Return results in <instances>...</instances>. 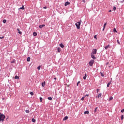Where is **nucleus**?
Masks as SVG:
<instances>
[{
    "mask_svg": "<svg viewBox=\"0 0 124 124\" xmlns=\"http://www.w3.org/2000/svg\"><path fill=\"white\" fill-rule=\"evenodd\" d=\"M4 119H5V116L0 113V122H3Z\"/></svg>",
    "mask_w": 124,
    "mask_h": 124,
    "instance_id": "obj_1",
    "label": "nucleus"
},
{
    "mask_svg": "<svg viewBox=\"0 0 124 124\" xmlns=\"http://www.w3.org/2000/svg\"><path fill=\"white\" fill-rule=\"evenodd\" d=\"M75 25L77 27V29H78V30H80V25H81V23H80V22H78L76 23Z\"/></svg>",
    "mask_w": 124,
    "mask_h": 124,
    "instance_id": "obj_2",
    "label": "nucleus"
},
{
    "mask_svg": "<svg viewBox=\"0 0 124 124\" xmlns=\"http://www.w3.org/2000/svg\"><path fill=\"white\" fill-rule=\"evenodd\" d=\"M93 63H94V60H91L89 62V64L90 65V66H93Z\"/></svg>",
    "mask_w": 124,
    "mask_h": 124,
    "instance_id": "obj_3",
    "label": "nucleus"
},
{
    "mask_svg": "<svg viewBox=\"0 0 124 124\" xmlns=\"http://www.w3.org/2000/svg\"><path fill=\"white\" fill-rule=\"evenodd\" d=\"M97 51V50H96V49H93L92 50V53H91V54L95 55L96 54Z\"/></svg>",
    "mask_w": 124,
    "mask_h": 124,
    "instance_id": "obj_4",
    "label": "nucleus"
},
{
    "mask_svg": "<svg viewBox=\"0 0 124 124\" xmlns=\"http://www.w3.org/2000/svg\"><path fill=\"white\" fill-rule=\"evenodd\" d=\"M102 95V93H100L98 94V96H96V97L97 98H99V97H101Z\"/></svg>",
    "mask_w": 124,
    "mask_h": 124,
    "instance_id": "obj_5",
    "label": "nucleus"
},
{
    "mask_svg": "<svg viewBox=\"0 0 124 124\" xmlns=\"http://www.w3.org/2000/svg\"><path fill=\"white\" fill-rule=\"evenodd\" d=\"M108 48H110V45H108V46H107L105 47V49L106 50H107V49H108Z\"/></svg>",
    "mask_w": 124,
    "mask_h": 124,
    "instance_id": "obj_6",
    "label": "nucleus"
},
{
    "mask_svg": "<svg viewBox=\"0 0 124 124\" xmlns=\"http://www.w3.org/2000/svg\"><path fill=\"white\" fill-rule=\"evenodd\" d=\"M70 4V2H66L65 3L64 5H65V6H67V5H69Z\"/></svg>",
    "mask_w": 124,
    "mask_h": 124,
    "instance_id": "obj_7",
    "label": "nucleus"
},
{
    "mask_svg": "<svg viewBox=\"0 0 124 124\" xmlns=\"http://www.w3.org/2000/svg\"><path fill=\"white\" fill-rule=\"evenodd\" d=\"M91 58L93 59V60H95V59H96L95 58V56H94L93 54H91Z\"/></svg>",
    "mask_w": 124,
    "mask_h": 124,
    "instance_id": "obj_8",
    "label": "nucleus"
},
{
    "mask_svg": "<svg viewBox=\"0 0 124 124\" xmlns=\"http://www.w3.org/2000/svg\"><path fill=\"white\" fill-rule=\"evenodd\" d=\"M20 9H22V10H24V9H25V7L24 6V5H22V7H20L18 9L19 10H20Z\"/></svg>",
    "mask_w": 124,
    "mask_h": 124,
    "instance_id": "obj_9",
    "label": "nucleus"
},
{
    "mask_svg": "<svg viewBox=\"0 0 124 124\" xmlns=\"http://www.w3.org/2000/svg\"><path fill=\"white\" fill-rule=\"evenodd\" d=\"M44 27H45V25H44V24L42 25H40L39 26V28H40V29H42V28H43Z\"/></svg>",
    "mask_w": 124,
    "mask_h": 124,
    "instance_id": "obj_10",
    "label": "nucleus"
},
{
    "mask_svg": "<svg viewBox=\"0 0 124 124\" xmlns=\"http://www.w3.org/2000/svg\"><path fill=\"white\" fill-rule=\"evenodd\" d=\"M60 46L61 47V48H64V45H63L62 44H60Z\"/></svg>",
    "mask_w": 124,
    "mask_h": 124,
    "instance_id": "obj_11",
    "label": "nucleus"
},
{
    "mask_svg": "<svg viewBox=\"0 0 124 124\" xmlns=\"http://www.w3.org/2000/svg\"><path fill=\"white\" fill-rule=\"evenodd\" d=\"M68 119V116H65L63 119V121H66V120H67Z\"/></svg>",
    "mask_w": 124,
    "mask_h": 124,
    "instance_id": "obj_12",
    "label": "nucleus"
},
{
    "mask_svg": "<svg viewBox=\"0 0 124 124\" xmlns=\"http://www.w3.org/2000/svg\"><path fill=\"white\" fill-rule=\"evenodd\" d=\"M106 25H107V23L106 22L104 25V28H103V31H104L105 29V27H106Z\"/></svg>",
    "mask_w": 124,
    "mask_h": 124,
    "instance_id": "obj_13",
    "label": "nucleus"
},
{
    "mask_svg": "<svg viewBox=\"0 0 124 124\" xmlns=\"http://www.w3.org/2000/svg\"><path fill=\"white\" fill-rule=\"evenodd\" d=\"M42 87H45V81L42 83Z\"/></svg>",
    "mask_w": 124,
    "mask_h": 124,
    "instance_id": "obj_14",
    "label": "nucleus"
},
{
    "mask_svg": "<svg viewBox=\"0 0 124 124\" xmlns=\"http://www.w3.org/2000/svg\"><path fill=\"white\" fill-rule=\"evenodd\" d=\"M33 35L34 36H36V35H37V33L36 32H34L33 33Z\"/></svg>",
    "mask_w": 124,
    "mask_h": 124,
    "instance_id": "obj_15",
    "label": "nucleus"
},
{
    "mask_svg": "<svg viewBox=\"0 0 124 124\" xmlns=\"http://www.w3.org/2000/svg\"><path fill=\"white\" fill-rule=\"evenodd\" d=\"M36 121V120L35 119H34V118H32V119H31V121H32L33 123H35Z\"/></svg>",
    "mask_w": 124,
    "mask_h": 124,
    "instance_id": "obj_16",
    "label": "nucleus"
},
{
    "mask_svg": "<svg viewBox=\"0 0 124 124\" xmlns=\"http://www.w3.org/2000/svg\"><path fill=\"white\" fill-rule=\"evenodd\" d=\"M57 51H58V53H60L61 52V48L58 47L57 48Z\"/></svg>",
    "mask_w": 124,
    "mask_h": 124,
    "instance_id": "obj_17",
    "label": "nucleus"
},
{
    "mask_svg": "<svg viewBox=\"0 0 124 124\" xmlns=\"http://www.w3.org/2000/svg\"><path fill=\"white\" fill-rule=\"evenodd\" d=\"M86 78H87V74H85V75L83 77L84 80H86Z\"/></svg>",
    "mask_w": 124,
    "mask_h": 124,
    "instance_id": "obj_18",
    "label": "nucleus"
},
{
    "mask_svg": "<svg viewBox=\"0 0 124 124\" xmlns=\"http://www.w3.org/2000/svg\"><path fill=\"white\" fill-rule=\"evenodd\" d=\"M98 108V107L95 108L94 109V113H96V111H97Z\"/></svg>",
    "mask_w": 124,
    "mask_h": 124,
    "instance_id": "obj_19",
    "label": "nucleus"
},
{
    "mask_svg": "<svg viewBox=\"0 0 124 124\" xmlns=\"http://www.w3.org/2000/svg\"><path fill=\"white\" fill-rule=\"evenodd\" d=\"M110 100H113V97L111 96L108 100V101H110Z\"/></svg>",
    "mask_w": 124,
    "mask_h": 124,
    "instance_id": "obj_20",
    "label": "nucleus"
},
{
    "mask_svg": "<svg viewBox=\"0 0 124 124\" xmlns=\"http://www.w3.org/2000/svg\"><path fill=\"white\" fill-rule=\"evenodd\" d=\"M27 62H30L31 61V58L30 57H28L27 59Z\"/></svg>",
    "mask_w": 124,
    "mask_h": 124,
    "instance_id": "obj_21",
    "label": "nucleus"
},
{
    "mask_svg": "<svg viewBox=\"0 0 124 124\" xmlns=\"http://www.w3.org/2000/svg\"><path fill=\"white\" fill-rule=\"evenodd\" d=\"M110 85H111V82H109L108 83V84H107V87H109Z\"/></svg>",
    "mask_w": 124,
    "mask_h": 124,
    "instance_id": "obj_22",
    "label": "nucleus"
},
{
    "mask_svg": "<svg viewBox=\"0 0 124 124\" xmlns=\"http://www.w3.org/2000/svg\"><path fill=\"white\" fill-rule=\"evenodd\" d=\"M15 79H19V78L18 76H16L15 78Z\"/></svg>",
    "mask_w": 124,
    "mask_h": 124,
    "instance_id": "obj_23",
    "label": "nucleus"
},
{
    "mask_svg": "<svg viewBox=\"0 0 124 124\" xmlns=\"http://www.w3.org/2000/svg\"><path fill=\"white\" fill-rule=\"evenodd\" d=\"M89 111H85V112H84V114L86 115V114H89Z\"/></svg>",
    "mask_w": 124,
    "mask_h": 124,
    "instance_id": "obj_24",
    "label": "nucleus"
},
{
    "mask_svg": "<svg viewBox=\"0 0 124 124\" xmlns=\"http://www.w3.org/2000/svg\"><path fill=\"white\" fill-rule=\"evenodd\" d=\"M113 32H117V30L116 29V28H114Z\"/></svg>",
    "mask_w": 124,
    "mask_h": 124,
    "instance_id": "obj_25",
    "label": "nucleus"
},
{
    "mask_svg": "<svg viewBox=\"0 0 124 124\" xmlns=\"http://www.w3.org/2000/svg\"><path fill=\"white\" fill-rule=\"evenodd\" d=\"M117 43L119 44V45H121V43H120V41L119 40H117Z\"/></svg>",
    "mask_w": 124,
    "mask_h": 124,
    "instance_id": "obj_26",
    "label": "nucleus"
},
{
    "mask_svg": "<svg viewBox=\"0 0 124 124\" xmlns=\"http://www.w3.org/2000/svg\"><path fill=\"white\" fill-rule=\"evenodd\" d=\"M47 99H48V100H52V97H48L47 98Z\"/></svg>",
    "mask_w": 124,
    "mask_h": 124,
    "instance_id": "obj_27",
    "label": "nucleus"
},
{
    "mask_svg": "<svg viewBox=\"0 0 124 124\" xmlns=\"http://www.w3.org/2000/svg\"><path fill=\"white\" fill-rule=\"evenodd\" d=\"M85 97H86V96H84L81 98L82 101H84V99H85Z\"/></svg>",
    "mask_w": 124,
    "mask_h": 124,
    "instance_id": "obj_28",
    "label": "nucleus"
},
{
    "mask_svg": "<svg viewBox=\"0 0 124 124\" xmlns=\"http://www.w3.org/2000/svg\"><path fill=\"white\" fill-rule=\"evenodd\" d=\"M3 23L4 24H5V23H6V19L3 20Z\"/></svg>",
    "mask_w": 124,
    "mask_h": 124,
    "instance_id": "obj_29",
    "label": "nucleus"
},
{
    "mask_svg": "<svg viewBox=\"0 0 124 124\" xmlns=\"http://www.w3.org/2000/svg\"><path fill=\"white\" fill-rule=\"evenodd\" d=\"M41 67V66H39L37 67V69H38V70H40Z\"/></svg>",
    "mask_w": 124,
    "mask_h": 124,
    "instance_id": "obj_30",
    "label": "nucleus"
},
{
    "mask_svg": "<svg viewBox=\"0 0 124 124\" xmlns=\"http://www.w3.org/2000/svg\"><path fill=\"white\" fill-rule=\"evenodd\" d=\"M121 120H124V115H121Z\"/></svg>",
    "mask_w": 124,
    "mask_h": 124,
    "instance_id": "obj_31",
    "label": "nucleus"
},
{
    "mask_svg": "<svg viewBox=\"0 0 124 124\" xmlns=\"http://www.w3.org/2000/svg\"><path fill=\"white\" fill-rule=\"evenodd\" d=\"M25 112H26V113H30V110H26Z\"/></svg>",
    "mask_w": 124,
    "mask_h": 124,
    "instance_id": "obj_32",
    "label": "nucleus"
},
{
    "mask_svg": "<svg viewBox=\"0 0 124 124\" xmlns=\"http://www.w3.org/2000/svg\"><path fill=\"white\" fill-rule=\"evenodd\" d=\"M30 94H31V95H33V93L32 92H30Z\"/></svg>",
    "mask_w": 124,
    "mask_h": 124,
    "instance_id": "obj_33",
    "label": "nucleus"
},
{
    "mask_svg": "<svg viewBox=\"0 0 124 124\" xmlns=\"http://www.w3.org/2000/svg\"><path fill=\"white\" fill-rule=\"evenodd\" d=\"M42 97H40V102H42Z\"/></svg>",
    "mask_w": 124,
    "mask_h": 124,
    "instance_id": "obj_34",
    "label": "nucleus"
},
{
    "mask_svg": "<svg viewBox=\"0 0 124 124\" xmlns=\"http://www.w3.org/2000/svg\"><path fill=\"white\" fill-rule=\"evenodd\" d=\"M96 35L94 36V38H95L96 40L97 39V38L96 37Z\"/></svg>",
    "mask_w": 124,
    "mask_h": 124,
    "instance_id": "obj_35",
    "label": "nucleus"
},
{
    "mask_svg": "<svg viewBox=\"0 0 124 124\" xmlns=\"http://www.w3.org/2000/svg\"><path fill=\"white\" fill-rule=\"evenodd\" d=\"M113 9L114 11H115V10H116V7L114 6L113 8Z\"/></svg>",
    "mask_w": 124,
    "mask_h": 124,
    "instance_id": "obj_36",
    "label": "nucleus"
},
{
    "mask_svg": "<svg viewBox=\"0 0 124 124\" xmlns=\"http://www.w3.org/2000/svg\"><path fill=\"white\" fill-rule=\"evenodd\" d=\"M101 76H102V77H104V75H103V73H101Z\"/></svg>",
    "mask_w": 124,
    "mask_h": 124,
    "instance_id": "obj_37",
    "label": "nucleus"
},
{
    "mask_svg": "<svg viewBox=\"0 0 124 124\" xmlns=\"http://www.w3.org/2000/svg\"><path fill=\"white\" fill-rule=\"evenodd\" d=\"M18 33H19V34H22V31H18Z\"/></svg>",
    "mask_w": 124,
    "mask_h": 124,
    "instance_id": "obj_38",
    "label": "nucleus"
},
{
    "mask_svg": "<svg viewBox=\"0 0 124 124\" xmlns=\"http://www.w3.org/2000/svg\"><path fill=\"white\" fill-rule=\"evenodd\" d=\"M3 38H4V36L0 37V39H2Z\"/></svg>",
    "mask_w": 124,
    "mask_h": 124,
    "instance_id": "obj_39",
    "label": "nucleus"
},
{
    "mask_svg": "<svg viewBox=\"0 0 124 124\" xmlns=\"http://www.w3.org/2000/svg\"><path fill=\"white\" fill-rule=\"evenodd\" d=\"M79 84H80V81L78 82L77 86H78V85H79Z\"/></svg>",
    "mask_w": 124,
    "mask_h": 124,
    "instance_id": "obj_40",
    "label": "nucleus"
},
{
    "mask_svg": "<svg viewBox=\"0 0 124 124\" xmlns=\"http://www.w3.org/2000/svg\"><path fill=\"white\" fill-rule=\"evenodd\" d=\"M124 0H120V2H121V3L124 2Z\"/></svg>",
    "mask_w": 124,
    "mask_h": 124,
    "instance_id": "obj_41",
    "label": "nucleus"
},
{
    "mask_svg": "<svg viewBox=\"0 0 124 124\" xmlns=\"http://www.w3.org/2000/svg\"><path fill=\"white\" fill-rule=\"evenodd\" d=\"M96 92H97V93H98V92H99V89H97L96 90Z\"/></svg>",
    "mask_w": 124,
    "mask_h": 124,
    "instance_id": "obj_42",
    "label": "nucleus"
},
{
    "mask_svg": "<svg viewBox=\"0 0 124 124\" xmlns=\"http://www.w3.org/2000/svg\"><path fill=\"white\" fill-rule=\"evenodd\" d=\"M44 9H47V7H46V6L44 7Z\"/></svg>",
    "mask_w": 124,
    "mask_h": 124,
    "instance_id": "obj_43",
    "label": "nucleus"
},
{
    "mask_svg": "<svg viewBox=\"0 0 124 124\" xmlns=\"http://www.w3.org/2000/svg\"><path fill=\"white\" fill-rule=\"evenodd\" d=\"M17 31H20V29H17Z\"/></svg>",
    "mask_w": 124,
    "mask_h": 124,
    "instance_id": "obj_44",
    "label": "nucleus"
},
{
    "mask_svg": "<svg viewBox=\"0 0 124 124\" xmlns=\"http://www.w3.org/2000/svg\"><path fill=\"white\" fill-rule=\"evenodd\" d=\"M85 97H86V96H89V94H86V95H85Z\"/></svg>",
    "mask_w": 124,
    "mask_h": 124,
    "instance_id": "obj_45",
    "label": "nucleus"
},
{
    "mask_svg": "<svg viewBox=\"0 0 124 124\" xmlns=\"http://www.w3.org/2000/svg\"><path fill=\"white\" fill-rule=\"evenodd\" d=\"M83 2H84V3H85V0H82Z\"/></svg>",
    "mask_w": 124,
    "mask_h": 124,
    "instance_id": "obj_46",
    "label": "nucleus"
},
{
    "mask_svg": "<svg viewBox=\"0 0 124 124\" xmlns=\"http://www.w3.org/2000/svg\"><path fill=\"white\" fill-rule=\"evenodd\" d=\"M109 12H112V10H110L109 11Z\"/></svg>",
    "mask_w": 124,
    "mask_h": 124,
    "instance_id": "obj_47",
    "label": "nucleus"
},
{
    "mask_svg": "<svg viewBox=\"0 0 124 124\" xmlns=\"http://www.w3.org/2000/svg\"><path fill=\"white\" fill-rule=\"evenodd\" d=\"M54 80H57V78H54Z\"/></svg>",
    "mask_w": 124,
    "mask_h": 124,
    "instance_id": "obj_48",
    "label": "nucleus"
},
{
    "mask_svg": "<svg viewBox=\"0 0 124 124\" xmlns=\"http://www.w3.org/2000/svg\"><path fill=\"white\" fill-rule=\"evenodd\" d=\"M107 64H109V62H107Z\"/></svg>",
    "mask_w": 124,
    "mask_h": 124,
    "instance_id": "obj_49",
    "label": "nucleus"
}]
</instances>
